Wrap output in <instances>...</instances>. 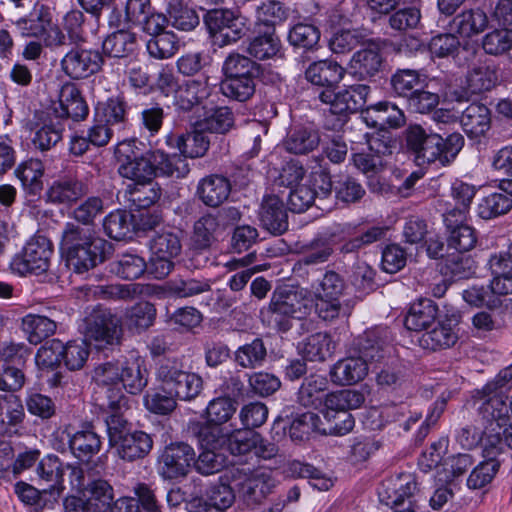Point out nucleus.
<instances>
[{
	"mask_svg": "<svg viewBox=\"0 0 512 512\" xmlns=\"http://www.w3.org/2000/svg\"><path fill=\"white\" fill-rule=\"evenodd\" d=\"M345 75V69L332 60L311 63L305 71V78L317 86V98L328 106L329 115L325 127L340 130L348 121L349 115L359 112L365 106L370 87L366 84L350 85L338 90V84Z\"/></svg>",
	"mask_w": 512,
	"mask_h": 512,
	"instance_id": "1",
	"label": "nucleus"
},
{
	"mask_svg": "<svg viewBox=\"0 0 512 512\" xmlns=\"http://www.w3.org/2000/svg\"><path fill=\"white\" fill-rule=\"evenodd\" d=\"M118 174L131 182L168 177L181 179L190 171L189 164L177 153L147 148L136 137L118 142L114 148Z\"/></svg>",
	"mask_w": 512,
	"mask_h": 512,
	"instance_id": "2",
	"label": "nucleus"
},
{
	"mask_svg": "<svg viewBox=\"0 0 512 512\" xmlns=\"http://www.w3.org/2000/svg\"><path fill=\"white\" fill-rule=\"evenodd\" d=\"M59 248L66 268L72 273L83 275L106 261L111 245L90 229L67 222Z\"/></svg>",
	"mask_w": 512,
	"mask_h": 512,
	"instance_id": "3",
	"label": "nucleus"
},
{
	"mask_svg": "<svg viewBox=\"0 0 512 512\" xmlns=\"http://www.w3.org/2000/svg\"><path fill=\"white\" fill-rule=\"evenodd\" d=\"M407 149L421 164L450 165L464 146V137L458 132L445 137L427 132L422 126L410 125L405 132Z\"/></svg>",
	"mask_w": 512,
	"mask_h": 512,
	"instance_id": "4",
	"label": "nucleus"
},
{
	"mask_svg": "<svg viewBox=\"0 0 512 512\" xmlns=\"http://www.w3.org/2000/svg\"><path fill=\"white\" fill-rule=\"evenodd\" d=\"M310 310L308 300L302 298L297 291L281 287L273 292L269 306L262 309L260 314L263 324L277 332L286 333L292 328L295 319L305 318Z\"/></svg>",
	"mask_w": 512,
	"mask_h": 512,
	"instance_id": "5",
	"label": "nucleus"
},
{
	"mask_svg": "<svg viewBox=\"0 0 512 512\" xmlns=\"http://www.w3.org/2000/svg\"><path fill=\"white\" fill-rule=\"evenodd\" d=\"M56 448L62 452L68 450L77 460L88 463L102 449L104 437L91 421L83 422L78 428L65 425L55 436Z\"/></svg>",
	"mask_w": 512,
	"mask_h": 512,
	"instance_id": "6",
	"label": "nucleus"
},
{
	"mask_svg": "<svg viewBox=\"0 0 512 512\" xmlns=\"http://www.w3.org/2000/svg\"><path fill=\"white\" fill-rule=\"evenodd\" d=\"M223 477L231 481L232 487L248 506L261 503L274 488V480L269 474L245 465L226 468Z\"/></svg>",
	"mask_w": 512,
	"mask_h": 512,
	"instance_id": "7",
	"label": "nucleus"
},
{
	"mask_svg": "<svg viewBox=\"0 0 512 512\" xmlns=\"http://www.w3.org/2000/svg\"><path fill=\"white\" fill-rule=\"evenodd\" d=\"M364 401V394L357 390L343 389L328 394L323 414L333 423L331 432L334 435L343 436L353 430L355 419L350 411L361 407Z\"/></svg>",
	"mask_w": 512,
	"mask_h": 512,
	"instance_id": "8",
	"label": "nucleus"
},
{
	"mask_svg": "<svg viewBox=\"0 0 512 512\" xmlns=\"http://www.w3.org/2000/svg\"><path fill=\"white\" fill-rule=\"evenodd\" d=\"M204 23L215 45L236 43L250 30L249 19L229 9H213L206 13Z\"/></svg>",
	"mask_w": 512,
	"mask_h": 512,
	"instance_id": "9",
	"label": "nucleus"
},
{
	"mask_svg": "<svg viewBox=\"0 0 512 512\" xmlns=\"http://www.w3.org/2000/svg\"><path fill=\"white\" fill-rule=\"evenodd\" d=\"M53 251V244L46 236L35 235L12 258L10 269L19 276L42 274L49 268Z\"/></svg>",
	"mask_w": 512,
	"mask_h": 512,
	"instance_id": "10",
	"label": "nucleus"
},
{
	"mask_svg": "<svg viewBox=\"0 0 512 512\" xmlns=\"http://www.w3.org/2000/svg\"><path fill=\"white\" fill-rule=\"evenodd\" d=\"M60 64L71 80H83L102 70L104 57L98 48L76 45L63 56Z\"/></svg>",
	"mask_w": 512,
	"mask_h": 512,
	"instance_id": "11",
	"label": "nucleus"
},
{
	"mask_svg": "<svg viewBox=\"0 0 512 512\" xmlns=\"http://www.w3.org/2000/svg\"><path fill=\"white\" fill-rule=\"evenodd\" d=\"M195 451L185 442H171L160 453L157 461L158 474L165 480L186 477L192 469Z\"/></svg>",
	"mask_w": 512,
	"mask_h": 512,
	"instance_id": "12",
	"label": "nucleus"
},
{
	"mask_svg": "<svg viewBox=\"0 0 512 512\" xmlns=\"http://www.w3.org/2000/svg\"><path fill=\"white\" fill-rule=\"evenodd\" d=\"M44 163L38 158L21 161L14 170L23 193L24 205L36 209L40 207L44 190Z\"/></svg>",
	"mask_w": 512,
	"mask_h": 512,
	"instance_id": "13",
	"label": "nucleus"
},
{
	"mask_svg": "<svg viewBox=\"0 0 512 512\" xmlns=\"http://www.w3.org/2000/svg\"><path fill=\"white\" fill-rule=\"evenodd\" d=\"M365 47L356 51L350 61V70L354 78L358 80L374 81L380 78L385 68V58L382 52V41L369 39Z\"/></svg>",
	"mask_w": 512,
	"mask_h": 512,
	"instance_id": "14",
	"label": "nucleus"
},
{
	"mask_svg": "<svg viewBox=\"0 0 512 512\" xmlns=\"http://www.w3.org/2000/svg\"><path fill=\"white\" fill-rule=\"evenodd\" d=\"M107 411L105 413V424L108 435V444L111 448L117 445L122 439L131 434L134 429L123 415V411L128 408V399L120 390L115 392L109 388L107 390Z\"/></svg>",
	"mask_w": 512,
	"mask_h": 512,
	"instance_id": "15",
	"label": "nucleus"
},
{
	"mask_svg": "<svg viewBox=\"0 0 512 512\" xmlns=\"http://www.w3.org/2000/svg\"><path fill=\"white\" fill-rule=\"evenodd\" d=\"M508 397L493 395L478 407V414L481 417L485 429L494 432L497 437L501 434L512 436V400L507 405Z\"/></svg>",
	"mask_w": 512,
	"mask_h": 512,
	"instance_id": "16",
	"label": "nucleus"
},
{
	"mask_svg": "<svg viewBox=\"0 0 512 512\" xmlns=\"http://www.w3.org/2000/svg\"><path fill=\"white\" fill-rule=\"evenodd\" d=\"M466 217L460 210H446L443 213L447 250L468 252L476 246V230L466 223Z\"/></svg>",
	"mask_w": 512,
	"mask_h": 512,
	"instance_id": "17",
	"label": "nucleus"
},
{
	"mask_svg": "<svg viewBox=\"0 0 512 512\" xmlns=\"http://www.w3.org/2000/svg\"><path fill=\"white\" fill-rule=\"evenodd\" d=\"M503 444L500 437L492 435L483 445L484 461L471 471L467 479V487L471 490L482 489L492 482L500 469L497 456L502 452Z\"/></svg>",
	"mask_w": 512,
	"mask_h": 512,
	"instance_id": "18",
	"label": "nucleus"
},
{
	"mask_svg": "<svg viewBox=\"0 0 512 512\" xmlns=\"http://www.w3.org/2000/svg\"><path fill=\"white\" fill-rule=\"evenodd\" d=\"M417 490L416 475L403 472L385 478L379 485L377 493L382 504L393 508L402 505L406 499L414 496Z\"/></svg>",
	"mask_w": 512,
	"mask_h": 512,
	"instance_id": "19",
	"label": "nucleus"
},
{
	"mask_svg": "<svg viewBox=\"0 0 512 512\" xmlns=\"http://www.w3.org/2000/svg\"><path fill=\"white\" fill-rule=\"evenodd\" d=\"M391 336L387 327H375L358 337L355 349L368 364L381 363L391 350Z\"/></svg>",
	"mask_w": 512,
	"mask_h": 512,
	"instance_id": "20",
	"label": "nucleus"
},
{
	"mask_svg": "<svg viewBox=\"0 0 512 512\" xmlns=\"http://www.w3.org/2000/svg\"><path fill=\"white\" fill-rule=\"evenodd\" d=\"M151 0H116L107 15L110 28L138 26L152 8Z\"/></svg>",
	"mask_w": 512,
	"mask_h": 512,
	"instance_id": "21",
	"label": "nucleus"
},
{
	"mask_svg": "<svg viewBox=\"0 0 512 512\" xmlns=\"http://www.w3.org/2000/svg\"><path fill=\"white\" fill-rule=\"evenodd\" d=\"M359 111L361 112L362 121L368 127L379 130L397 129L406 122L403 110L390 101H380L365 110L362 107Z\"/></svg>",
	"mask_w": 512,
	"mask_h": 512,
	"instance_id": "22",
	"label": "nucleus"
},
{
	"mask_svg": "<svg viewBox=\"0 0 512 512\" xmlns=\"http://www.w3.org/2000/svg\"><path fill=\"white\" fill-rule=\"evenodd\" d=\"M165 143L169 148L177 149L178 156L187 162V158H199L204 156L210 144L209 137L197 125L195 129L186 133L170 132L165 137Z\"/></svg>",
	"mask_w": 512,
	"mask_h": 512,
	"instance_id": "23",
	"label": "nucleus"
},
{
	"mask_svg": "<svg viewBox=\"0 0 512 512\" xmlns=\"http://www.w3.org/2000/svg\"><path fill=\"white\" fill-rule=\"evenodd\" d=\"M460 315L452 313L440 320L432 330L425 332L420 338V345L432 351L447 349L454 346L459 338L458 324Z\"/></svg>",
	"mask_w": 512,
	"mask_h": 512,
	"instance_id": "24",
	"label": "nucleus"
},
{
	"mask_svg": "<svg viewBox=\"0 0 512 512\" xmlns=\"http://www.w3.org/2000/svg\"><path fill=\"white\" fill-rule=\"evenodd\" d=\"M123 199L130 210L155 207L161 199L162 188L155 179L130 182L122 191Z\"/></svg>",
	"mask_w": 512,
	"mask_h": 512,
	"instance_id": "25",
	"label": "nucleus"
},
{
	"mask_svg": "<svg viewBox=\"0 0 512 512\" xmlns=\"http://www.w3.org/2000/svg\"><path fill=\"white\" fill-rule=\"evenodd\" d=\"M88 193V185L76 176L66 175L54 180L45 191L47 203L70 205Z\"/></svg>",
	"mask_w": 512,
	"mask_h": 512,
	"instance_id": "26",
	"label": "nucleus"
},
{
	"mask_svg": "<svg viewBox=\"0 0 512 512\" xmlns=\"http://www.w3.org/2000/svg\"><path fill=\"white\" fill-rule=\"evenodd\" d=\"M220 227V220L218 216L207 213L200 217L194 223V230L192 235V253L193 258L192 261L195 267L202 266L200 258L202 256V252L207 251L215 240V233ZM208 261V257H203V265Z\"/></svg>",
	"mask_w": 512,
	"mask_h": 512,
	"instance_id": "27",
	"label": "nucleus"
},
{
	"mask_svg": "<svg viewBox=\"0 0 512 512\" xmlns=\"http://www.w3.org/2000/svg\"><path fill=\"white\" fill-rule=\"evenodd\" d=\"M211 90L209 77L200 74L198 78L188 80L182 87H179L174 97V105L179 111H192L194 107L201 105L211 95Z\"/></svg>",
	"mask_w": 512,
	"mask_h": 512,
	"instance_id": "28",
	"label": "nucleus"
},
{
	"mask_svg": "<svg viewBox=\"0 0 512 512\" xmlns=\"http://www.w3.org/2000/svg\"><path fill=\"white\" fill-rule=\"evenodd\" d=\"M262 227L273 235H281L288 229V216L283 201L276 195L263 198L259 211Z\"/></svg>",
	"mask_w": 512,
	"mask_h": 512,
	"instance_id": "29",
	"label": "nucleus"
},
{
	"mask_svg": "<svg viewBox=\"0 0 512 512\" xmlns=\"http://www.w3.org/2000/svg\"><path fill=\"white\" fill-rule=\"evenodd\" d=\"M13 24L23 37L43 38L52 25V13L49 6L36 3L27 15Z\"/></svg>",
	"mask_w": 512,
	"mask_h": 512,
	"instance_id": "30",
	"label": "nucleus"
},
{
	"mask_svg": "<svg viewBox=\"0 0 512 512\" xmlns=\"http://www.w3.org/2000/svg\"><path fill=\"white\" fill-rule=\"evenodd\" d=\"M422 418L421 412L411 411L409 405L401 402L392 403L383 406L378 413V423L373 429H383L388 425L394 424L401 428L403 432H409Z\"/></svg>",
	"mask_w": 512,
	"mask_h": 512,
	"instance_id": "31",
	"label": "nucleus"
},
{
	"mask_svg": "<svg viewBox=\"0 0 512 512\" xmlns=\"http://www.w3.org/2000/svg\"><path fill=\"white\" fill-rule=\"evenodd\" d=\"M64 130V124L57 118L36 123L30 132L31 149L41 153L50 151L62 140Z\"/></svg>",
	"mask_w": 512,
	"mask_h": 512,
	"instance_id": "32",
	"label": "nucleus"
},
{
	"mask_svg": "<svg viewBox=\"0 0 512 512\" xmlns=\"http://www.w3.org/2000/svg\"><path fill=\"white\" fill-rule=\"evenodd\" d=\"M231 189L232 185L227 177L210 174L200 179L196 194L206 206L218 207L228 199Z\"/></svg>",
	"mask_w": 512,
	"mask_h": 512,
	"instance_id": "33",
	"label": "nucleus"
},
{
	"mask_svg": "<svg viewBox=\"0 0 512 512\" xmlns=\"http://www.w3.org/2000/svg\"><path fill=\"white\" fill-rule=\"evenodd\" d=\"M86 336L96 341L112 344L117 333V322L108 309H94L85 319Z\"/></svg>",
	"mask_w": 512,
	"mask_h": 512,
	"instance_id": "34",
	"label": "nucleus"
},
{
	"mask_svg": "<svg viewBox=\"0 0 512 512\" xmlns=\"http://www.w3.org/2000/svg\"><path fill=\"white\" fill-rule=\"evenodd\" d=\"M115 32L108 34L102 41L100 52L105 58L122 59L134 53L137 46L136 34L129 31V27L116 28Z\"/></svg>",
	"mask_w": 512,
	"mask_h": 512,
	"instance_id": "35",
	"label": "nucleus"
},
{
	"mask_svg": "<svg viewBox=\"0 0 512 512\" xmlns=\"http://www.w3.org/2000/svg\"><path fill=\"white\" fill-rule=\"evenodd\" d=\"M320 143L316 129L303 124L294 125L283 141L285 150L295 155H306L315 150Z\"/></svg>",
	"mask_w": 512,
	"mask_h": 512,
	"instance_id": "36",
	"label": "nucleus"
},
{
	"mask_svg": "<svg viewBox=\"0 0 512 512\" xmlns=\"http://www.w3.org/2000/svg\"><path fill=\"white\" fill-rule=\"evenodd\" d=\"M152 448L153 439L151 435L141 430H134L113 447L117 456L126 462L143 459Z\"/></svg>",
	"mask_w": 512,
	"mask_h": 512,
	"instance_id": "37",
	"label": "nucleus"
},
{
	"mask_svg": "<svg viewBox=\"0 0 512 512\" xmlns=\"http://www.w3.org/2000/svg\"><path fill=\"white\" fill-rule=\"evenodd\" d=\"M460 122L469 138H478L491 127V111L485 104L472 102L462 111Z\"/></svg>",
	"mask_w": 512,
	"mask_h": 512,
	"instance_id": "38",
	"label": "nucleus"
},
{
	"mask_svg": "<svg viewBox=\"0 0 512 512\" xmlns=\"http://www.w3.org/2000/svg\"><path fill=\"white\" fill-rule=\"evenodd\" d=\"M369 364L364 358L347 357L338 360L331 368L330 375L334 383L339 385H353L362 381L367 375Z\"/></svg>",
	"mask_w": 512,
	"mask_h": 512,
	"instance_id": "39",
	"label": "nucleus"
},
{
	"mask_svg": "<svg viewBox=\"0 0 512 512\" xmlns=\"http://www.w3.org/2000/svg\"><path fill=\"white\" fill-rule=\"evenodd\" d=\"M327 379L320 375H310L306 377L301 384L298 393V403L306 408L320 409L325 411V399L329 393H326Z\"/></svg>",
	"mask_w": 512,
	"mask_h": 512,
	"instance_id": "40",
	"label": "nucleus"
},
{
	"mask_svg": "<svg viewBox=\"0 0 512 512\" xmlns=\"http://www.w3.org/2000/svg\"><path fill=\"white\" fill-rule=\"evenodd\" d=\"M246 52L248 57L259 61L275 59L282 56V43L275 29H268L250 39Z\"/></svg>",
	"mask_w": 512,
	"mask_h": 512,
	"instance_id": "41",
	"label": "nucleus"
},
{
	"mask_svg": "<svg viewBox=\"0 0 512 512\" xmlns=\"http://www.w3.org/2000/svg\"><path fill=\"white\" fill-rule=\"evenodd\" d=\"M190 432L197 438L201 448L224 451L229 429L215 423L196 421L190 424Z\"/></svg>",
	"mask_w": 512,
	"mask_h": 512,
	"instance_id": "42",
	"label": "nucleus"
},
{
	"mask_svg": "<svg viewBox=\"0 0 512 512\" xmlns=\"http://www.w3.org/2000/svg\"><path fill=\"white\" fill-rule=\"evenodd\" d=\"M438 306L429 298L414 301L405 316L404 325L408 330H426L436 319Z\"/></svg>",
	"mask_w": 512,
	"mask_h": 512,
	"instance_id": "43",
	"label": "nucleus"
},
{
	"mask_svg": "<svg viewBox=\"0 0 512 512\" xmlns=\"http://www.w3.org/2000/svg\"><path fill=\"white\" fill-rule=\"evenodd\" d=\"M223 78L238 79L246 75L250 79H259L263 72L262 66L250 57L239 52H231L224 59L222 64Z\"/></svg>",
	"mask_w": 512,
	"mask_h": 512,
	"instance_id": "44",
	"label": "nucleus"
},
{
	"mask_svg": "<svg viewBox=\"0 0 512 512\" xmlns=\"http://www.w3.org/2000/svg\"><path fill=\"white\" fill-rule=\"evenodd\" d=\"M168 112L159 102L151 101L140 105L137 114V125L141 136L155 137L163 127Z\"/></svg>",
	"mask_w": 512,
	"mask_h": 512,
	"instance_id": "45",
	"label": "nucleus"
},
{
	"mask_svg": "<svg viewBox=\"0 0 512 512\" xmlns=\"http://www.w3.org/2000/svg\"><path fill=\"white\" fill-rule=\"evenodd\" d=\"M488 24V16L481 8L465 9L454 16L452 20V27L457 34L464 38H471L482 33Z\"/></svg>",
	"mask_w": 512,
	"mask_h": 512,
	"instance_id": "46",
	"label": "nucleus"
},
{
	"mask_svg": "<svg viewBox=\"0 0 512 512\" xmlns=\"http://www.w3.org/2000/svg\"><path fill=\"white\" fill-rule=\"evenodd\" d=\"M474 259L466 252L448 253L439 263L441 274L451 281L467 279L475 273Z\"/></svg>",
	"mask_w": 512,
	"mask_h": 512,
	"instance_id": "47",
	"label": "nucleus"
},
{
	"mask_svg": "<svg viewBox=\"0 0 512 512\" xmlns=\"http://www.w3.org/2000/svg\"><path fill=\"white\" fill-rule=\"evenodd\" d=\"M498 67L492 60H485L475 65L467 75V86L472 93L490 91L498 82Z\"/></svg>",
	"mask_w": 512,
	"mask_h": 512,
	"instance_id": "48",
	"label": "nucleus"
},
{
	"mask_svg": "<svg viewBox=\"0 0 512 512\" xmlns=\"http://www.w3.org/2000/svg\"><path fill=\"white\" fill-rule=\"evenodd\" d=\"M335 343L327 333L317 332L309 335L299 346L300 354L307 361L323 362L332 356Z\"/></svg>",
	"mask_w": 512,
	"mask_h": 512,
	"instance_id": "49",
	"label": "nucleus"
},
{
	"mask_svg": "<svg viewBox=\"0 0 512 512\" xmlns=\"http://www.w3.org/2000/svg\"><path fill=\"white\" fill-rule=\"evenodd\" d=\"M111 272L118 278L126 281H133L146 274L147 261L145 258L134 252H126L117 255L110 264Z\"/></svg>",
	"mask_w": 512,
	"mask_h": 512,
	"instance_id": "50",
	"label": "nucleus"
},
{
	"mask_svg": "<svg viewBox=\"0 0 512 512\" xmlns=\"http://www.w3.org/2000/svg\"><path fill=\"white\" fill-rule=\"evenodd\" d=\"M238 401L230 397H216L209 401L206 407V420L219 426H226L231 429L236 425L235 414L238 408Z\"/></svg>",
	"mask_w": 512,
	"mask_h": 512,
	"instance_id": "51",
	"label": "nucleus"
},
{
	"mask_svg": "<svg viewBox=\"0 0 512 512\" xmlns=\"http://www.w3.org/2000/svg\"><path fill=\"white\" fill-rule=\"evenodd\" d=\"M82 492L94 512L109 511L114 498V489L107 480L92 479Z\"/></svg>",
	"mask_w": 512,
	"mask_h": 512,
	"instance_id": "52",
	"label": "nucleus"
},
{
	"mask_svg": "<svg viewBox=\"0 0 512 512\" xmlns=\"http://www.w3.org/2000/svg\"><path fill=\"white\" fill-rule=\"evenodd\" d=\"M169 23L177 30L192 31L199 25V16L186 0H169L166 8Z\"/></svg>",
	"mask_w": 512,
	"mask_h": 512,
	"instance_id": "53",
	"label": "nucleus"
},
{
	"mask_svg": "<svg viewBox=\"0 0 512 512\" xmlns=\"http://www.w3.org/2000/svg\"><path fill=\"white\" fill-rule=\"evenodd\" d=\"M260 440V434L249 429H238L237 426L229 429L224 453L228 452L235 457L252 455L253 448Z\"/></svg>",
	"mask_w": 512,
	"mask_h": 512,
	"instance_id": "54",
	"label": "nucleus"
},
{
	"mask_svg": "<svg viewBox=\"0 0 512 512\" xmlns=\"http://www.w3.org/2000/svg\"><path fill=\"white\" fill-rule=\"evenodd\" d=\"M105 234L116 241L132 239L134 227L132 213L126 210H114L103 220Z\"/></svg>",
	"mask_w": 512,
	"mask_h": 512,
	"instance_id": "55",
	"label": "nucleus"
},
{
	"mask_svg": "<svg viewBox=\"0 0 512 512\" xmlns=\"http://www.w3.org/2000/svg\"><path fill=\"white\" fill-rule=\"evenodd\" d=\"M64 464L58 456L48 454L43 457L37 466V474L39 478L49 484L50 496L56 492L60 494L64 489Z\"/></svg>",
	"mask_w": 512,
	"mask_h": 512,
	"instance_id": "56",
	"label": "nucleus"
},
{
	"mask_svg": "<svg viewBox=\"0 0 512 512\" xmlns=\"http://www.w3.org/2000/svg\"><path fill=\"white\" fill-rule=\"evenodd\" d=\"M56 323L50 318L37 314H27L22 318L21 329L30 344L37 345L52 336L56 331Z\"/></svg>",
	"mask_w": 512,
	"mask_h": 512,
	"instance_id": "57",
	"label": "nucleus"
},
{
	"mask_svg": "<svg viewBox=\"0 0 512 512\" xmlns=\"http://www.w3.org/2000/svg\"><path fill=\"white\" fill-rule=\"evenodd\" d=\"M267 357V348L262 338L255 337L239 346L234 352V361L238 366L255 369L263 366Z\"/></svg>",
	"mask_w": 512,
	"mask_h": 512,
	"instance_id": "58",
	"label": "nucleus"
},
{
	"mask_svg": "<svg viewBox=\"0 0 512 512\" xmlns=\"http://www.w3.org/2000/svg\"><path fill=\"white\" fill-rule=\"evenodd\" d=\"M120 383L132 395L140 394L148 384V371L139 359L121 364Z\"/></svg>",
	"mask_w": 512,
	"mask_h": 512,
	"instance_id": "59",
	"label": "nucleus"
},
{
	"mask_svg": "<svg viewBox=\"0 0 512 512\" xmlns=\"http://www.w3.org/2000/svg\"><path fill=\"white\" fill-rule=\"evenodd\" d=\"M101 109L104 122L110 126L125 129L129 124V105L123 95L109 97L103 104L96 108L97 113Z\"/></svg>",
	"mask_w": 512,
	"mask_h": 512,
	"instance_id": "60",
	"label": "nucleus"
},
{
	"mask_svg": "<svg viewBox=\"0 0 512 512\" xmlns=\"http://www.w3.org/2000/svg\"><path fill=\"white\" fill-rule=\"evenodd\" d=\"M512 209V198L502 191L493 192L482 197L477 204V215L490 220L505 215Z\"/></svg>",
	"mask_w": 512,
	"mask_h": 512,
	"instance_id": "61",
	"label": "nucleus"
},
{
	"mask_svg": "<svg viewBox=\"0 0 512 512\" xmlns=\"http://www.w3.org/2000/svg\"><path fill=\"white\" fill-rule=\"evenodd\" d=\"M235 118L229 107H216L211 109L205 117L197 122L201 130L217 134H226L234 128Z\"/></svg>",
	"mask_w": 512,
	"mask_h": 512,
	"instance_id": "62",
	"label": "nucleus"
},
{
	"mask_svg": "<svg viewBox=\"0 0 512 512\" xmlns=\"http://www.w3.org/2000/svg\"><path fill=\"white\" fill-rule=\"evenodd\" d=\"M320 36V30L316 25L300 22L289 29L287 39L294 48L313 51L318 48Z\"/></svg>",
	"mask_w": 512,
	"mask_h": 512,
	"instance_id": "63",
	"label": "nucleus"
},
{
	"mask_svg": "<svg viewBox=\"0 0 512 512\" xmlns=\"http://www.w3.org/2000/svg\"><path fill=\"white\" fill-rule=\"evenodd\" d=\"M421 9L416 5L397 7L388 17L389 27L397 32H408L420 28Z\"/></svg>",
	"mask_w": 512,
	"mask_h": 512,
	"instance_id": "64",
	"label": "nucleus"
}]
</instances>
